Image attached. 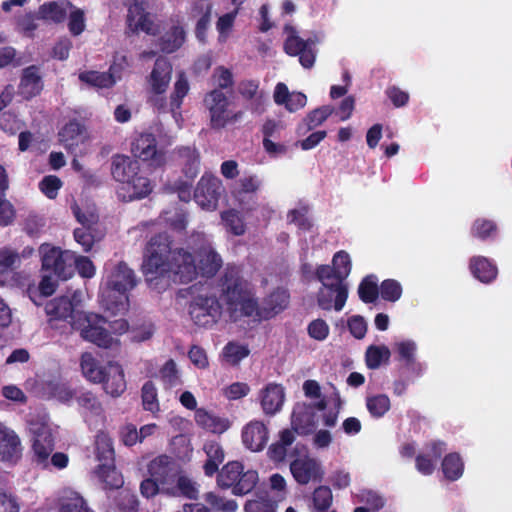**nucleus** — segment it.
Wrapping results in <instances>:
<instances>
[{
  "mask_svg": "<svg viewBox=\"0 0 512 512\" xmlns=\"http://www.w3.org/2000/svg\"><path fill=\"white\" fill-rule=\"evenodd\" d=\"M172 240L167 233L154 235L148 241L142 264L143 274L149 287L164 290L170 280L177 282L178 252L183 248L172 249Z\"/></svg>",
  "mask_w": 512,
  "mask_h": 512,
  "instance_id": "f257e3e1",
  "label": "nucleus"
},
{
  "mask_svg": "<svg viewBox=\"0 0 512 512\" xmlns=\"http://www.w3.org/2000/svg\"><path fill=\"white\" fill-rule=\"evenodd\" d=\"M198 244L194 248V255L184 249L178 252L177 282L189 283L198 275L204 278H213L223 265L222 257L216 252L212 244L203 236H198Z\"/></svg>",
  "mask_w": 512,
  "mask_h": 512,
  "instance_id": "f03ea898",
  "label": "nucleus"
},
{
  "mask_svg": "<svg viewBox=\"0 0 512 512\" xmlns=\"http://www.w3.org/2000/svg\"><path fill=\"white\" fill-rule=\"evenodd\" d=\"M218 286L232 314L250 317L255 311V293L251 284L243 277L240 266L227 264L219 278Z\"/></svg>",
  "mask_w": 512,
  "mask_h": 512,
  "instance_id": "7ed1b4c3",
  "label": "nucleus"
},
{
  "mask_svg": "<svg viewBox=\"0 0 512 512\" xmlns=\"http://www.w3.org/2000/svg\"><path fill=\"white\" fill-rule=\"evenodd\" d=\"M80 366L89 381L102 383L105 392L112 397H118L126 390L125 375L120 364L109 362L101 366L91 353L86 352L81 356Z\"/></svg>",
  "mask_w": 512,
  "mask_h": 512,
  "instance_id": "20e7f679",
  "label": "nucleus"
},
{
  "mask_svg": "<svg viewBox=\"0 0 512 512\" xmlns=\"http://www.w3.org/2000/svg\"><path fill=\"white\" fill-rule=\"evenodd\" d=\"M137 285L134 271L128 265L119 262L107 279V295L105 298L107 309L112 313H120L128 309V292Z\"/></svg>",
  "mask_w": 512,
  "mask_h": 512,
  "instance_id": "39448f33",
  "label": "nucleus"
},
{
  "mask_svg": "<svg viewBox=\"0 0 512 512\" xmlns=\"http://www.w3.org/2000/svg\"><path fill=\"white\" fill-rule=\"evenodd\" d=\"M192 299L188 311L195 325L211 327L217 323L222 314V306L208 287L192 285L187 289Z\"/></svg>",
  "mask_w": 512,
  "mask_h": 512,
  "instance_id": "423d86ee",
  "label": "nucleus"
},
{
  "mask_svg": "<svg viewBox=\"0 0 512 512\" xmlns=\"http://www.w3.org/2000/svg\"><path fill=\"white\" fill-rule=\"evenodd\" d=\"M259 480L258 472L253 469L244 471L240 461H229L217 472V485L222 489H232L237 496L251 492Z\"/></svg>",
  "mask_w": 512,
  "mask_h": 512,
  "instance_id": "0eeeda50",
  "label": "nucleus"
},
{
  "mask_svg": "<svg viewBox=\"0 0 512 512\" xmlns=\"http://www.w3.org/2000/svg\"><path fill=\"white\" fill-rule=\"evenodd\" d=\"M131 153L138 161L146 163L154 170L167 164V150L158 145L156 136L151 132L138 134L131 142Z\"/></svg>",
  "mask_w": 512,
  "mask_h": 512,
  "instance_id": "6e6552de",
  "label": "nucleus"
},
{
  "mask_svg": "<svg viewBox=\"0 0 512 512\" xmlns=\"http://www.w3.org/2000/svg\"><path fill=\"white\" fill-rule=\"evenodd\" d=\"M42 269L49 271L61 280H67L74 275L72 261L74 253L68 250L62 251L59 247L42 245Z\"/></svg>",
  "mask_w": 512,
  "mask_h": 512,
  "instance_id": "1a4fd4ad",
  "label": "nucleus"
},
{
  "mask_svg": "<svg viewBox=\"0 0 512 512\" xmlns=\"http://www.w3.org/2000/svg\"><path fill=\"white\" fill-rule=\"evenodd\" d=\"M204 101L210 112V123L213 129H222L228 123H235L243 116L242 111L232 114L228 112V98L220 89H214L208 93Z\"/></svg>",
  "mask_w": 512,
  "mask_h": 512,
  "instance_id": "9d476101",
  "label": "nucleus"
},
{
  "mask_svg": "<svg viewBox=\"0 0 512 512\" xmlns=\"http://www.w3.org/2000/svg\"><path fill=\"white\" fill-rule=\"evenodd\" d=\"M284 31L287 34L283 46L285 53L290 56H298L299 62L304 68H311L316 59V41L311 38L304 40L291 25H285Z\"/></svg>",
  "mask_w": 512,
  "mask_h": 512,
  "instance_id": "9b49d317",
  "label": "nucleus"
},
{
  "mask_svg": "<svg viewBox=\"0 0 512 512\" xmlns=\"http://www.w3.org/2000/svg\"><path fill=\"white\" fill-rule=\"evenodd\" d=\"M223 191L220 178L204 173L194 190L193 198L202 209L213 211L217 208Z\"/></svg>",
  "mask_w": 512,
  "mask_h": 512,
  "instance_id": "f8f14e48",
  "label": "nucleus"
},
{
  "mask_svg": "<svg viewBox=\"0 0 512 512\" xmlns=\"http://www.w3.org/2000/svg\"><path fill=\"white\" fill-rule=\"evenodd\" d=\"M290 295L286 289L277 288L267 295L261 305L255 296V311L251 313L256 321L270 320L287 308Z\"/></svg>",
  "mask_w": 512,
  "mask_h": 512,
  "instance_id": "ddd939ff",
  "label": "nucleus"
},
{
  "mask_svg": "<svg viewBox=\"0 0 512 512\" xmlns=\"http://www.w3.org/2000/svg\"><path fill=\"white\" fill-rule=\"evenodd\" d=\"M134 3L128 7L126 15V31L127 36L138 34L140 31L155 36L158 28L150 18V14L146 11L144 3L139 0H132Z\"/></svg>",
  "mask_w": 512,
  "mask_h": 512,
  "instance_id": "4468645a",
  "label": "nucleus"
},
{
  "mask_svg": "<svg viewBox=\"0 0 512 512\" xmlns=\"http://www.w3.org/2000/svg\"><path fill=\"white\" fill-rule=\"evenodd\" d=\"M149 475L160 482L162 492L167 495H175L174 488L166 487L175 481L176 463L174 459L166 454L159 455L148 464Z\"/></svg>",
  "mask_w": 512,
  "mask_h": 512,
  "instance_id": "2eb2a0df",
  "label": "nucleus"
},
{
  "mask_svg": "<svg viewBox=\"0 0 512 512\" xmlns=\"http://www.w3.org/2000/svg\"><path fill=\"white\" fill-rule=\"evenodd\" d=\"M87 324L81 329V337L100 348H111L115 343L111 333L104 327L106 319L99 315H84Z\"/></svg>",
  "mask_w": 512,
  "mask_h": 512,
  "instance_id": "dca6fc26",
  "label": "nucleus"
},
{
  "mask_svg": "<svg viewBox=\"0 0 512 512\" xmlns=\"http://www.w3.org/2000/svg\"><path fill=\"white\" fill-rule=\"evenodd\" d=\"M290 472L299 485L321 482L324 476L321 464L315 458L308 455L291 461Z\"/></svg>",
  "mask_w": 512,
  "mask_h": 512,
  "instance_id": "f3484780",
  "label": "nucleus"
},
{
  "mask_svg": "<svg viewBox=\"0 0 512 512\" xmlns=\"http://www.w3.org/2000/svg\"><path fill=\"white\" fill-rule=\"evenodd\" d=\"M317 304L323 310L341 311L348 298V285L337 280L334 283L322 285L316 295Z\"/></svg>",
  "mask_w": 512,
  "mask_h": 512,
  "instance_id": "a211bd4d",
  "label": "nucleus"
},
{
  "mask_svg": "<svg viewBox=\"0 0 512 512\" xmlns=\"http://www.w3.org/2000/svg\"><path fill=\"white\" fill-rule=\"evenodd\" d=\"M88 139L86 126L77 119L68 121L58 132L59 143L70 153Z\"/></svg>",
  "mask_w": 512,
  "mask_h": 512,
  "instance_id": "6ab92c4d",
  "label": "nucleus"
},
{
  "mask_svg": "<svg viewBox=\"0 0 512 512\" xmlns=\"http://www.w3.org/2000/svg\"><path fill=\"white\" fill-rule=\"evenodd\" d=\"M446 449L444 441L436 440L427 443L424 451L415 457L417 471L425 476L433 474L437 461L442 457Z\"/></svg>",
  "mask_w": 512,
  "mask_h": 512,
  "instance_id": "aec40b11",
  "label": "nucleus"
},
{
  "mask_svg": "<svg viewBox=\"0 0 512 512\" xmlns=\"http://www.w3.org/2000/svg\"><path fill=\"white\" fill-rule=\"evenodd\" d=\"M43 87L44 84L39 66L30 65L22 70L19 83V93L24 99L29 100L40 95Z\"/></svg>",
  "mask_w": 512,
  "mask_h": 512,
  "instance_id": "412c9836",
  "label": "nucleus"
},
{
  "mask_svg": "<svg viewBox=\"0 0 512 512\" xmlns=\"http://www.w3.org/2000/svg\"><path fill=\"white\" fill-rule=\"evenodd\" d=\"M268 439V429L261 421H251L242 430L243 444L251 451H262L265 448Z\"/></svg>",
  "mask_w": 512,
  "mask_h": 512,
  "instance_id": "4be33fe9",
  "label": "nucleus"
},
{
  "mask_svg": "<svg viewBox=\"0 0 512 512\" xmlns=\"http://www.w3.org/2000/svg\"><path fill=\"white\" fill-rule=\"evenodd\" d=\"M172 65L164 57H158L150 73L148 82L154 95H163L170 83Z\"/></svg>",
  "mask_w": 512,
  "mask_h": 512,
  "instance_id": "5701e85b",
  "label": "nucleus"
},
{
  "mask_svg": "<svg viewBox=\"0 0 512 512\" xmlns=\"http://www.w3.org/2000/svg\"><path fill=\"white\" fill-rule=\"evenodd\" d=\"M140 163L137 159L124 154H116L111 159V174L115 181L122 185L131 177L140 172Z\"/></svg>",
  "mask_w": 512,
  "mask_h": 512,
  "instance_id": "b1692460",
  "label": "nucleus"
},
{
  "mask_svg": "<svg viewBox=\"0 0 512 512\" xmlns=\"http://www.w3.org/2000/svg\"><path fill=\"white\" fill-rule=\"evenodd\" d=\"M32 441V449L36 461L38 463L46 462L54 450V438L50 429L45 425H41L33 431Z\"/></svg>",
  "mask_w": 512,
  "mask_h": 512,
  "instance_id": "393cba45",
  "label": "nucleus"
},
{
  "mask_svg": "<svg viewBox=\"0 0 512 512\" xmlns=\"http://www.w3.org/2000/svg\"><path fill=\"white\" fill-rule=\"evenodd\" d=\"M21 454V443L14 431L0 422V460L16 462Z\"/></svg>",
  "mask_w": 512,
  "mask_h": 512,
  "instance_id": "a878e982",
  "label": "nucleus"
},
{
  "mask_svg": "<svg viewBox=\"0 0 512 512\" xmlns=\"http://www.w3.org/2000/svg\"><path fill=\"white\" fill-rule=\"evenodd\" d=\"M44 309L50 320H65L74 324L75 310L69 297L60 296L51 299L45 304Z\"/></svg>",
  "mask_w": 512,
  "mask_h": 512,
  "instance_id": "bb28decb",
  "label": "nucleus"
},
{
  "mask_svg": "<svg viewBox=\"0 0 512 512\" xmlns=\"http://www.w3.org/2000/svg\"><path fill=\"white\" fill-rule=\"evenodd\" d=\"M122 190L127 193L123 197L128 198L129 201H133L149 196L153 191V185L151 180L140 169V172H137L135 177H131L123 184Z\"/></svg>",
  "mask_w": 512,
  "mask_h": 512,
  "instance_id": "cd10ccee",
  "label": "nucleus"
},
{
  "mask_svg": "<svg viewBox=\"0 0 512 512\" xmlns=\"http://www.w3.org/2000/svg\"><path fill=\"white\" fill-rule=\"evenodd\" d=\"M194 419L199 427L218 435L226 432L231 426L228 418L217 416L204 408H198L195 411Z\"/></svg>",
  "mask_w": 512,
  "mask_h": 512,
  "instance_id": "c85d7f7f",
  "label": "nucleus"
},
{
  "mask_svg": "<svg viewBox=\"0 0 512 512\" xmlns=\"http://www.w3.org/2000/svg\"><path fill=\"white\" fill-rule=\"evenodd\" d=\"M176 154L181 161L184 175L191 181L200 171V153L195 146H179Z\"/></svg>",
  "mask_w": 512,
  "mask_h": 512,
  "instance_id": "c756f323",
  "label": "nucleus"
},
{
  "mask_svg": "<svg viewBox=\"0 0 512 512\" xmlns=\"http://www.w3.org/2000/svg\"><path fill=\"white\" fill-rule=\"evenodd\" d=\"M285 394L282 385L269 383L261 394V406L266 414L274 415L277 413L284 402Z\"/></svg>",
  "mask_w": 512,
  "mask_h": 512,
  "instance_id": "7c9ffc66",
  "label": "nucleus"
},
{
  "mask_svg": "<svg viewBox=\"0 0 512 512\" xmlns=\"http://www.w3.org/2000/svg\"><path fill=\"white\" fill-rule=\"evenodd\" d=\"M203 450L207 456L203 465L204 474L207 477H212L218 472L220 464L223 463L225 452L222 445L214 440L206 441Z\"/></svg>",
  "mask_w": 512,
  "mask_h": 512,
  "instance_id": "2f4dec72",
  "label": "nucleus"
},
{
  "mask_svg": "<svg viewBox=\"0 0 512 512\" xmlns=\"http://www.w3.org/2000/svg\"><path fill=\"white\" fill-rule=\"evenodd\" d=\"M469 269L472 275L482 283H491L497 277V267L483 256H474L470 259Z\"/></svg>",
  "mask_w": 512,
  "mask_h": 512,
  "instance_id": "473e14b6",
  "label": "nucleus"
},
{
  "mask_svg": "<svg viewBox=\"0 0 512 512\" xmlns=\"http://www.w3.org/2000/svg\"><path fill=\"white\" fill-rule=\"evenodd\" d=\"M186 40V32L180 25L172 26L158 39V46L163 53L171 54L179 50Z\"/></svg>",
  "mask_w": 512,
  "mask_h": 512,
  "instance_id": "72a5a7b5",
  "label": "nucleus"
},
{
  "mask_svg": "<svg viewBox=\"0 0 512 512\" xmlns=\"http://www.w3.org/2000/svg\"><path fill=\"white\" fill-rule=\"evenodd\" d=\"M416 344L411 340L402 341L396 344L398 360L404 364L406 369L412 371L416 375H420L423 371L422 364L416 360Z\"/></svg>",
  "mask_w": 512,
  "mask_h": 512,
  "instance_id": "f704fd0d",
  "label": "nucleus"
},
{
  "mask_svg": "<svg viewBox=\"0 0 512 512\" xmlns=\"http://www.w3.org/2000/svg\"><path fill=\"white\" fill-rule=\"evenodd\" d=\"M295 441V431L283 429L279 432V440L272 443L267 451L269 459L275 463H281L287 456V448Z\"/></svg>",
  "mask_w": 512,
  "mask_h": 512,
  "instance_id": "c9c22d12",
  "label": "nucleus"
},
{
  "mask_svg": "<svg viewBox=\"0 0 512 512\" xmlns=\"http://www.w3.org/2000/svg\"><path fill=\"white\" fill-rule=\"evenodd\" d=\"M67 8H74V6L69 1L66 3L56 1L45 2L38 8V17L42 20L61 23L66 19Z\"/></svg>",
  "mask_w": 512,
  "mask_h": 512,
  "instance_id": "e433bc0d",
  "label": "nucleus"
},
{
  "mask_svg": "<svg viewBox=\"0 0 512 512\" xmlns=\"http://www.w3.org/2000/svg\"><path fill=\"white\" fill-rule=\"evenodd\" d=\"M94 473L103 484L104 489H118L124 483L122 474L117 470L115 462L99 464Z\"/></svg>",
  "mask_w": 512,
  "mask_h": 512,
  "instance_id": "4c0bfd02",
  "label": "nucleus"
},
{
  "mask_svg": "<svg viewBox=\"0 0 512 512\" xmlns=\"http://www.w3.org/2000/svg\"><path fill=\"white\" fill-rule=\"evenodd\" d=\"M75 400L86 417H101L103 415L104 410L102 404L91 391L77 393Z\"/></svg>",
  "mask_w": 512,
  "mask_h": 512,
  "instance_id": "58836bf2",
  "label": "nucleus"
},
{
  "mask_svg": "<svg viewBox=\"0 0 512 512\" xmlns=\"http://www.w3.org/2000/svg\"><path fill=\"white\" fill-rule=\"evenodd\" d=\"M441 467L444 477L449 481L458 480L464 472V462L460 454L457 452L445 455L442 460Z\"/></svg>",
  "mask_w": 512,
  "mask_h": 512,
  "instance_id": "ea45409f",
  "label": "nucleus"
},
{
  "mask_svg": "<svg viewBox=\"0 0 512 512\" xmlns=\"http://www.w3.org/2000/svg\"><path fill=\"white\" fill-rule=\"evenodd\" d=\"M95 454L99 464H111L112 462H115L113 440L103 432L96 435Z\"/></svg>",
  "mask_w": 512,
  "mask_h": 512,
  "instance_id": "a19ab883",
  "label": "nucleus"
},
{
  "mask_svg": "<svg viewBox=\"0 0 512 512\" xmlns=\"http://www.w3.org/2000/svg\"><path fill=\"white\" fill-rule=\"evenodd\" d=\"M79 80L91 87L96 88H111L115 85V79L112 74L99 71H84L79 74Z\"/></svg>",
  "mask_w": 512,
  "mask_h": 512,
  "instance_id": "79ce46f5",
  "label": "nucleus"
},
{
  "mask_svg": "<svg viewBox=\"0 0 512 512\" xmlns=\"http://www.w3.org/2000/svg\"><path fill=\"white\" fill-rule=\"evenodd\" d=\"M497 231L496 222L486 218H477L470 229L471 236L481 241L495 238Z\"/></svg>",
  "mask_w": 512,
  "mask_h": 512,
  "instance_id": "37998d69",
  "label": "nucleus"
},
{
  "mask_svg": "<svg viewBox=\"0 0 512 512\" xmlns=\"http://www.w3.org/2000/svg\"><path fill=\"white\" fill-rule=\"evenodd\" d=\"M189 92V83L183 72L179 73L170 95V111L175 115L180 110L183 99Z\"/></svg>",
  "mask_w": 512,
  "mask_h": 512,
  "instance_id": "c03bdc74",
  "label": "nucleus"
},
{
  "mask_svg": "<svg viewBox=\"0 0 512 512\" xmlns=\"http://www.w3.org/2000/svg\"><path fill=\"white\" fill-rule=\"evenodd\" d=\"M189 92V83L183 72L179 73L170 95V111L175 115L180 110L183 99Z\"/></svg>",
  "mask_w": 512,
  "mask_h": 512,
  "instance_id": "a18cd8bd",
  "label": "nucleus"
},
{
  "mask_svg": "<svg viewBox=\"0 0 512 512\" xmlns=\"http://www.w3.org/2000/svg\"><path fill=\"white\" fill-rule=\"evenodd\" d=\"M391 356L389 348L385 345H371L365 353L366 366L369 369H378L381 364L388 363Z\"/></svg>",
  "mask_w": 512,
  "mask_h": 512,
  "instance_id": "49530a36",
  "label": "nucleus"
},
{
  "mask_svg": "<svg viewBox=\"0 0 512 512\" xmlns=\"http://www.w3.org/2000/svg\"><path fill=\"white\" fill-rule=\"evenodd\" d=\"M366 408L373 418H382L391 408L390 398L386 394L367 396Z\"/></svg>",
  "mask_w": 512,
  "mask_h": 512,
  "instance_id": "de8ad7c7",
  "label": "nucleus"
},
{
  "mask_svg": "<svg viewBox=\"0 0 512 512\" xmlns=\"http://www.w3.org/2000/svg\"><path fill=\"white\" fill-rule=\"evenodd\" d=\"M141 399L143 409L153 415L160 411L157 388L153 381H146L141 388Z\"/></svg>",
  "mask_w": 512,
  "mask_h": 512,
  "instance_id": "09e8293b",
  "label": "nucleus"
},
{
  "mask_svg": "<svg viewBox=\"0 0 512 512\" xmlns=\"http://www.w3.org/2000/svg\"><path fill=\"white\" fill-rule=\"evenodd\" d=\"M380 291L376 277L368 275L362 279L358 286V295L362 302L374 303L379 297Z\"/></svg>",
  "mask_w": 512,
  "mask_h": 512,
  "instance_id": "8fccbe9b",
  "label": "nucleus"
},
{
  "mask_svg": "<svg viewBox=\"0 0 512 512\" xmlns=\"http://www.w3.org/2000/svg\"><path fill=\"white\" fill-rule=\"evenodd\" d=\"M221 219L225 228L235 236H241L245 233V223L243 218L234 209L226 210L221 213Z\"/></svg>",
  "mask_w": 512,
  "mask_h": 512,
  "instance_id": "3c124183",
  "label": "nucleus"
},
{
  "mask_svg": "<svg viewBox=\"0 0 512 512\" xmlns=\"http://www.w3.org/2000/svg\"><path fill=\"white\" fill-rule=\"evenodd\" d=\"M332 501V491L328 486L317 487L312 494L313 512H328Z\"/></svg>",
  "mask_w": 512,
  "mask_h": 512,
  "instance_id": "603ef678",
  "label": "nucleus"
},
{
  "mask_svg": "<svg viewBox=\"0 0 512 512\" xmlns=\"http://www.w3.org/2000/svg\"><path fill=\"white\" fill-rule=\"evenodd\" d=\"M39 19L38 12H27L15 18V25L20 33L26 37L32 38L35 30L38 28L37 20Z\"/></svg>",
  "mask_w": 512,
  "mask_h": 512,
  "instance_id": "864d4df0",
  "label": "nucleus"
},
{
  "mask_svg": "<svg viewBox=\"0 0 512 512\" xmlns=\"http://www.w3.org/2000/svg\"><path fill=\"white\" fill-rule=\"evenodd\" d=\"M335 108L332 105H324L312 110L305 117L304 121L307 126L306 130H313L324 123L328 117L334 114Z\"/></svg>",
  "mask_w": 512,
  "mask_h": 512,
  "instance_id": "5fc2aeb1",
  "label": "nucleus"
},
{
  "mask_svg": "<svg viewBox=\"0 0 512 512\" xmlns=\"http://www.w3.org/2000/svg\"><path fill=\"white\" fill-rule=\"evenodd\" d=\"M332 266L337 272V280L345 282L352 269L349 254L344 250L336 252L332 258Z\"/></svg>",
  "mask_w": 512,
  "mask_h": 512,
  "instance_id": "6e6d98bb",
  "label": "nucleus"
},
{
  "mask_svg": "<svg viewBox=\"0 0 512 512\" xmlns=\"http://www.w3.org/2000/svg\"><path fill=\"white\" fill-rule=\"evenodd\" d=\"M59 512H94L86 501L77 492H71L69 496L62 499Z\"/></svg>",
  "mask_w": 512,
  "mask_h": 512,
  "instance_id": "4d7b16f0",
  "label": "nucleus"
},
{
  "mask_svg": "<svg viewBox=\"0 0 512 512\" xmlns=\"http://www.w3.org/2000/svg\"><path fill=\"white\" fill-rule=\"evenodd\" d=\"M249 355V349L245 345L235 342H229L223 349L225 360L231 365H237L239 362Z\"/></svg>",
  "mask_w": 512,
  "mask_h": 512,
  "instance_id": "13d9d810",
  "label": "nucleus"
},
{
  "mask_svg": "<svg viewBox=\"0 0 512 512\" xmlns=\"http://www.w3.org/2000/svg\"><path fill=\"white\" fill-rule=\"evenodd\" d=\"M382 299L389 302H396L402 295V286L395 279H386L379 286Z\"/></svg>",
  "mask_w": 512,
  "mask_h": 512,
  "instance_id": "bf43d9fd",
  "label": "nucleus"
},
{
  "mask_svg": "<svg viewBox=\"0 0 512 512\" xmlns=\"http://www.w3.org/2000/svg\"><path fill=\"white\" fill-rule=\"evenodd\" d=\"M115 503L120 512H137L139 506L137 496L128 490L120 491Z\"/></svg>",
  "mask_w": 512,
  "mask_h": 512,
  "instance_id": "052dcab7",
  "label": "nucleus"
},
{
  "mask_svg": "<svg viewBox=\"0 0 512 512\" xmlns=\"http://www.w3.org/2000/svg\"><path fill=\"white\" fill-rule=\"evenodd\" d=\"M205 501L217 511L234 512L237 509L235 500H225L214 492H208L204 495Z\"/></svg>",
  "mask_w": 512,
  "mask_h": 512,
  "instance_id": "680f3d73",
  "label": "nucleus"
},
{
  "mask_svg": "<svg viewBox=\"0 0 512 512\" xmlns=\"http://www.w3.org/2000/svg\"><path fill=\"white\" fill-rule=\"evenodd\" d=\"M61 187L62 181L55 175H47L39 182L40 191L49 199H55Z\"/></svg>",
  "mask_w": 512,
  "mask_h": 512,
  "instance_id": "e2e57ef3",
  "label": "nucleus"
},
{
  "mask_svg": "<svg viewBox=\"0 0 512 512\" xmlns=\"http://www.w3.org/2000/svg\"><path fill=\"white\" fill-rule=\"evenodd\" d=\"M162 381L169 387H174L180 383L177 365L173 359H169L160 369Z\"/></svg>",
  "mask_w": 512,
  "mask_h": 512,
  "instance_id": "0e129e2a",
  "label": "nucleus"
},
{
  "mask_svg": "<svg viewBox=\"0 0 512 512\" xmlns=\"http://www.w3.org/2000/svg\"><path fill=\"white\" fill-rule=\"evenodd\" d=\"M173 488L174 490L177 489L182 496L188 499L195 500L198 498L199 491L196 484L185 475L177 477L176 487Z\"/></svg>",
  "mask_w": 512,
  "mask_h": 512,
  "instance_id": "69168bd1",
  "label": "nucleus"
},
{
  "mask_svg": "<svg viewBox=\"0 0 512 512\" xmlns=\"http://www.w3.org/2000/svg\"><path fill=\"white\" fill-rule=\"evenodd\" d=\"M21 259L18 252L3 248L0 250V271L7 272L20 265Z\"/></svg>",
  "mask_w": 512,
  "mask_h": 512,
  "instance_id": "338daca9",
  "label": "nucleus"
},
{
  "mask_svg": "<svg viewBox=\"0 0 512 512\" xmlns=\"http://www.w3.org/2000/svg\"><path fill=\"white\" fill-rule=\"evenodd\" d=\"M72 265L74 270L76 269L83 278H92L95 275V266L87 256H76L74 254Z\"/></svg>",
  "mask_w": 512,
  "mask_h": 512,
  "instance_id": "774afa93",
  "label": "nucleus"
}]
</instances>
